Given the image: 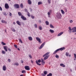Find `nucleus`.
<instances>
[{"label": "nucleus", "mask_w": 76, "mask_h": 76, "mask_svg": "<svg viewBox=\"0 0 76 76\" xmlns=\"http://www.w3.org/2000/svg\"><path fill=\"white\" fill-rule=\"evenodd\" d=\"M57 17L58 19H61V14L60 13L57 14Z\"/></svg>", "instance_id": "f257e3e1"}, {"label": "nucleus", "mask_w": 76, "mask_h": 76, "mask_svg": "<svg viewBox=\"0 0 76 76\" xmlns=\"http://www.w3.org/2000/svg\"><path fill=\"white\" fill-rule=\"evenodd\" d=\"M14 7H15L16 8H17V9H19V7H20L19 4H15V5H14Z\"/></svg>", "instance_id": "f03ea898"}, {"label": "nucleus", "mask_w": 76, "mask_h": 76, "mask_svg": "<svg viewBox=\"0 0 76 76\" xmlns=\"http://www.w3.org/2000/svg\"><path fill=\"white\" fill-rule=\"evenodd\" d=\"M21 18L22 19V20H26L27 19H26V18L25 17H24L23 15H22L21 16Z\"/></svg>", "instance_id": "7ed1b4c3"}, {"label": "nucleus", "mask_w": 76, "mask_h": 76, "mask_svg": "<svg viewBox=\"0 0 76 76\" xmlns=\"http://www.w3.org/2000/svg\"><path fill=\"white\" fill-rule=\"evenodd\" d=\"M25 68L26 70H30V68H29V66H25Z\"/></svg>", "instance_id": "20e7f679"}, {"label": "nucleus", "mask_w": 76, "mask_h": 76, "mask_svg": "<svg viewBox=\"0 0 76 76\" xmlns=\"http://www.w3.org/2000/svg\"><path fill=\"white\" fill-rule=\"evenodd\" d=\"M45 42H43L41 45V46H40V47H39V49L40 50L41 49H42V47H44V45H45Z\"/></svg>", "instance_id": "39448f33"}, {"label": "nucleus", "mask_w": 76, "mask_h": 76, "mask_svg": "<svg viewBox=\"0 0 76 76\" xmlns=\"http://www.w3.org/2000/svg\"><path fill=\"white\" fill-rule=\"evenodd\" d=\"M72 32H76V27H74L72 29Z\"/></svg>", "instance_id": "423d86ee"}, {"label": "nucleus", "mask_w": 76, "mask_h": 76, "mask_svg": "<svg viewBox=\"0 0 76 76\" xmlns=\"http://www.w3.org/2000/svg\"><path fill=\"white\" fill-rule=\"evenodd\" d=\"M5 7L6 9H9V5L7 4H5Z\"/></svg>", "instance_id": "0eeeda50"}, {"label": "nucleus", "mask_w": 76, "mask_h": 76, "mask_svg": "<svg viewBox=\"0 0 76 76\" xmlns=\"http://www.w3.org/2000/svg\"><path fill=\"white\" fill-rule=\"evenodd\" d=\"M36 39L38 41H39V42L42 43V42L41 41V39L40 38H39V37H37Z\"/></svg>", "instance_id": "6e6552de"}, {"label": "nucleus", "mask_w": 76, "mask_h": 76, "mask_svg": "<svg viewBox=\"0 0 76 76\" xmlns=\"http://www.w3.org/2000/svg\"><path fill=\"white\" fill-rule=\"evenodd\" d=\"M4 50H5V51H6V52L7 51V47L5 46L4 47Z\"/></svg>", "instance_id": "1a4fd4ad"}, {"label": "nucleus", "mask_w": 76, "mask_h": 76, "mask_svg": "<svg viewBox=\"0 0 76 76\" xmlns=\"http://www.w3.org/2000/svg\"><path fill=\"white\" fill-rule=\"evenodd\" d=\"M6 66L4 65L3 66V70H4V71H5V70H6Z\"/></svg>", "instance_id": "9d476101"}, {"label": "nucleus", "mask_w": 76, "mask_h": 76, "mask_svg": "<svg viewBox=\"0 0 76 76\" xmlns=\"http://www.w3.org/2000/svg\"><path fill=\"white\" fill-rule=\"evenodd\" d=\"M16 23H17V24H18V25L19 26H20L21 25V24L20 23V22H19V21H17Z\"/></svg>", "instance_id": "9b49d317"}, {"label": "nucleus", "mask_w": 76, "mask_h": 76, "mask_svg": "<svg viewBox=\"0 0 76 76\" xmlns=\"http://www.w3.org/2000/svg\"><path fill=\"white\" fill-rule=\"evenodd\" d=\"M58 49L59 50V51H60V50L62 51V50H64V49H65V48H64V47H63V48H61Z\"/></svg>", "instance_id": "f8f14e48"}, {"label": "nucleus", "mask_w": 76, "mask_h": 76, "mask_svg": "<svg viewBox=\"0 0 76 76\" xmlns=\"http://www.w3.org/2000/svg\"><path fill=\"white\" fill-rule=\"evenodd\" d=\"M49 55L46 56V57H45L44 58V60H47L48 58V57H49Z\"/></svg>", "instance_id": "ddd939ff"}, {"label": "nucleus", "mask_w": 76, "mask_h": 76, "mask_svg": "<svg viewBox=\"0 0 76 76\" xmlns=\"http://www.w3.org/2000/svg\"><path fill=\"white\" fill-rule=\"evenodd\" d=\"M59 51V49H58L56 50L54 52V53H53V54H56L57 53V52H58V51Z\"/></svg>", "instance_id": "4468645a"}, {"label": "nucleus", "mask_w": 76, "mask_h": 76, "mask_svg": "<svg viewBox=\"0 0 76 76\" xmlns=\"http://www.w3.org/2000/svg\"><path fill=\"white\" fill-rule=\"evenodd\" d=\"M27 2L28 4H31V0H28L27 1Z\"/></svg>", "instance_id": "2eb2a0df"}, {"label": "nucleus", "mask_w": 76, "mask_h": 76, "mask_svg": "<svg viewBox=\"0 0 76 76\" xmlns=\"http://www.w3.org/2000/svg\"><path fill=\"white\" fill-rule=\"evenodd\" d=\"M63 34V32H61L60 33H59L57 35L58 37H59V36H60L62 34Z\"/></svg>", "instance_id": "dca6fc26"}, {"label": "nucleus", "mask_w": 76, "mask_h": 76, "mask_svg": "<svg viewBox=\"0 0 76 76\" xmlns=\"http://www.w3.org/2000/svg\"><path fill=\"white\" fill-rule=\"evenodd\" d=\"M36 63L37 65H38L39 66H41V64L39 63L38 62L37 60L36 61Z\"/></svg>", "instance_id": "f3484780"}, {"label": "nucleus", "mask_w": 76, "mask_h": 76, "mask_svg": "<svg viewBox=\"0 0 76 76\" xmlns=\"http://www.w3.org/2000/svg\"><path fill=\"white\" fill-rule=\"evenodd\" d=\"M60 66H62V67H65V65L63 64H60Z\"/></svg>", "instance_id": "a211bd4d"}, {"label": "nucleus", "mask_w": 76, "mask_h": 76, "mask_svg": "<svg viewBox=\"0 0 76 76\" xmlns=\"http://www.w3.org/2000/svg\"><path fill=\"white\" fill-rule=\"evenodd\" d=\"M49 31L50 32H51V33H54V30L51 29H50L49 30Z\"/></svg>", "instance_id": "6ab92c4d"}, {"label": "nucleus", "mask_w": 76, "mask_h": 76, "mask_svg": "<svg viewBox=\"0 0 76 76\" xmlns=\"http://www.w3.org/2000/svg\"><path fill=\"white\" fill-rule=\"evenodd\" d=\"M28 38L30 41H32V38L31 37H28Z\"/></svg>", "instance_id": "aec40b11"}, {"label": "nucleus", "mask_w": 76, "mask_h": 76, "mask_svg": "<svg viewBox=\"0 0 76 76\" xmlns=\"http://www.w3.org/2000/svg\"><path fill=\"white\" fill-rule=\"evenodd\" d=\"M42 4V2L41 1H39L38 3V5H40V4Z\"/></svg>", "instance_id": "412c9836"}, {"label": "nucleus", "mask_w": 76, "mask_h": 76, "mask_svg": "<svg viewBox=\"0 0 76 76\" xmlns=\"http://www.w3.org/2000/svg\"><path fill=\"white\" fill-rule=\"evenodd\" d=\"M1 22L2 23H7V22L3 20H1Z\"/></svg>", "instance_id": "4be33fe9"}, {"label": "nucleus", "mask_w": 76, "mask_h": 76, "mask_svg": "<svg viewBox=\"0 0 76 76\" xmlns=\"http://www.w3.org/2000/svg\"><path fill=\"white\" fill-rule=\"evenodd\" d=\"M18 15H19V16H20L23 15H22V13H21L20 12H18Z\"/></svg>", "instance_id": "5701e85b"}, {"label": "nucleus", "mask_w": 76, "mask_h": 76, "mask_svg": "<svg viewBox=\"0 0 76 76\" xmlns=\"http://www.w3.org/2000/svg\"><path fill=\"white\" fill-rule=\"evenodd\" d=\"M53 74L51 73H49V74L47 75V76H52Z\"/></svg>", "instance_id": "b1692460"}, {"label": "nucleus", "mask_w": 76, "mask_h": 76, "mask_svg": "<svg viewBox=\"0 0 76 76\" xmlns=\"http://www.w3.org/2000/svg\"><path fill=\"white\" fill-rule=\"evenodd\" d=\"M45 23L46 24V25H49V22L47 21H45Z\"/></svg>", "instance_id": "393cba45"}, {"label": "nucleus", "mask_w": 76, "mask_h": 76, "mask_svg": "<svg viewBox=\"0 0 76 76\" xmlns=\"http://www.w3.org/2000/svg\"><path fill=\"white\" fill-rule=\"evenodd\" d=\"M27 15L28 16V17H30L31 16V15H30V13L29 12H27Z\"/></svg>", "instance_id": "a878e982"}, {"label": "nucleus", "mask_w": 76, "mask_h": 76, "mask_svg": "<svg viewBox=\"0 0 76 76\" xmlns=\"http://www.w3.org/2000/svg\"><path fill=\"white\" fill-rule=\"evenodd\" d=\"M2 53L3 54H6V52L4 50H2Z\"/></svg>", "instance_id": "bb28decb"}, {"label": "nucleus", "mask_w": 76, "mask_h": 76, "mask_svg": "<svg viewBox=\"0 0 76 76\" xmlns=\"http://www.w3.org/2000/svg\"><path fill=\"white\" fill-rule=\"evenodd\" d=\"M50 27L51 28H54V26H53L52 24H50Z\"/></svg>", "instance_id": "cd10ccee"}, {"label": "nucleus", "mask_w": 76, "mask_h": 76, "mask_svg": "<svg viewBox=\"0 0 76 76\" xmlns=\"http://www.w3.org/2000/svg\"><path fill=\"white\" fill-rule=\"evenodd\" d=\"M55 57H56V58H59V56L56 54V55Z\"/></svg>", "instance_id": "c85d7f7f"}, {"label": "nucleus", "mask_w": 76, "mask_h": 76, "mask_svg": "<svg viewBox=\"0 0 76 76\" xmlns=\"http://www.w3.org/2000/svg\"><path fill=\"white\" fill-rule=\"evenodd\" d=\"M44 75H47V74L48 73L46 71H44Z\"/></svg>", "instance_id": "c756f323"}, {"label": "nucleus", "mask_w": 76, "mask_h": 76, "mask_svg": "<svg viewBox=\"0 0 76 76\" xmlns=\"http://www.w3.org/2000/svg\"><path fill=\"white\" fill-rule=\"evenodd\" d=\"M65 55L66 56H67V57L69 56V53L67 52H66Z\"/></svg>", "instance_id": "7c9ffc66"}, {"label": "nucleus", "mask_w": 76, "mask_h": 76, "mask_svg": "<svg viewBox=\"0 0 76 76\" xmlns=\"http://www.w3.org/2000/svg\"><path fill=\"white\" fill-rule=\"evenodd\" d=\"M20 7L21 8H23V4H21L20 5Z\"/></svg>", "instance_id": "2f4dec72"}, {"label": "nucleus", "mask_w": 76, "mask_h": 76, "mask_svg": "<svg viewBox=\"0 0 76 76\" xmlns=\"http://www.w3.org/2000/svg\"><path fill=\"white\" fill-rule=\"evenodd\" d=\"M72 30H69V34H71L72 33Z\"/></svg>", "instance_id": "473e14b6"}, {"label": "nucleus", "mask_w": 76, "mask_h": 76, "mask_svg": "<svg viewBox=\"0 0 76 76\" xmlns=\"http://www.w3.org/2000/svg\"><path fill=\"white\" fill-rule=\"evenodd\" d=\"M3 15H5V16H6V15H7V14H6V12H3Z\"/></svg>", "instance_id": "72a5a7b5"}, {"label": "nucleus", "mask_w": 76, "mask_h": 76, "mask_svg": "<svg viewBox=\"0 0 76 76\" xmlns=\"http://www.w3.org/2000/svg\"><path fill=\"white\" fill-rule=\"evenodd\" d=\"M1 44H2V45H6V43H4L3 42H1Z\"/></svg>", "instance_id": "f704fd0d"}, {"label": "nucleus", "mask_w": 76, "mask_h": 76, "mask_svg": "<svg viewBox=\"0 0 76 76\" xmlns=\"http://www.w3.org/2000/svg\"><path fill=\"white\" fill-rule=\"evenodd\" d=\"M61 12L62 14H64V11H63V10H61Z\"/></svg>", "instance_id": "c9c22d12"}, {"label": "nucleus", "mask_w": 76, "mask_h": 76, "mask_svg": "<svg viewBox=\"0 0 76 76\" xmlns=\"http://www.w3.org/2000/svg\"><path fill=\"white\" fill-rule=\"evenodd\" d=\"M39 30H41L42 29V28L41 27L39 26Z\"/></svg>", "instance_id": "e433bc0d"}, {"label": "nucleus", "mask_w": 76, "mask_h": 76, "mask_svg": "<svg viewBox=\"0 0 76 76\" xmlns=\"http://www.w3.org/2000/svg\"><path fill=\"white\" fill-rule=\"evenodd\" d=\"M26 73V71L25 70H23L22 71V73Z\"/></svg>", "instance_id": "4c0bfd02"}, {"label": "nucleus", "mask_w": 76, "mask_h": 76, "mask_svg": "<svg viewBox=\"0 0 76 76\" xmlns=\"http://www.w3.org/2000/svg\"><path fill=\"white\" fill-rule=\"evenodd\" d=\"M11 29H12V31H13V32H15V29L14 28H11Z\"/></svg>", "instance_id": "58836bf2"}, {"label": "nucleus", "mask_w": 76, "mask_h": 76, "mask_svg": "<svg viewBox=\"0 0 76 76\" xmlns=\"http://www.w3.org/2000/svg\"><path fill=\"white\" fill-rule=\"evenodd\" d=\"M48 3H49V4L51 3V0H48Z\"/></svg>", "instance_id": "ea45409f"}, {"label": "nucleus", "mask_w": 76, "mask_h": 76, "mask_svg": "<svg viewBox=\"0 0 76 76\" xmlns=\"http://www.w3.org/2000/svg\"><path fill=\"white\" fill-rule=\"evenodd\" d=\"M14 46L15 47V48H18V46H17V45H14Z\"/></svg>", "instance_id": "a19ab883"}, {"label": "nucleus", "mask_w": 76, "mask_h": 76, "mask_svg": "<svg viewBox=\"0 0 76 76\" xmlns=\"http://www.w3.org/2000/svg\"><path fill=\"white\" fill-rule=\"evenodd\" d=\"M7 50H8V51H11V49H10V48H7Z\"/></svg>", "instance_id": "79ce46f5"}, {"label": "nucleus", "mask_w": 76, "mask_h": 76, "mask_svg": "<svg viewBox=\"0 0 76 76\" xmlns=\"http://www.w3.org/2000/svg\"><path fill=\"white\" fill-rule=\"evenodd\" d=\"M19 40L20 42L21 43H23L22 41V40H21V39H19Z\"/></svg>", "instance_id": "37998d69"}, {"label": "nucleus", "mask_w": 76, "mask_h": 76, "mask_svg": "<svg viewBox=\"0 0 76 76\" xmlns=\"http://www.w3.org/2000/svg\"><path fill=\"white\" fill-rule=\"evenodd\" d=\"M25 11L26 12H27V13H28V10L26 9H25Z\"/></svg>", "instance_id": "c03bdc74"}, {"label": "nucleus", "mask_w": 76, "mask_h": 76, "mask_svg": "<svg viewBox=\"0 0 76 76\" xmlns=\"http://www.w3.org/2000/svg\"><path fill=\"white\" fill-rule=\"evenodd\" d=\"M37 62L38 63H41V60L40 59H39L38 60V61H37Z\"/></svg>", "instance_id": "a18cd8bd"}, {"label": "nucleus", "mask_w": 76, "mask_h": 76, "mask_svg": "<svg viewBox=\"0 0 76 76\" xmlns=\"http://www.w3.org/2000/svg\"><path fill=\"white\" fill-rule=\"evenodd\" d=\"M15 64L16 66H19V63H15Z\"/></svg>", "instance_id": "49530a36"}, {"label": "nucleus", "mask_w": 76, "mask_h": 76, "mask_svg": "<svg viewBox=\"0 0 76 76\" xmlns=\"http://www.w3.org/2000/svg\"><path fill=\"white\" fill-rule=\"evenodd\" d=\"M28 56L30 58H32V56H31V55H29Z\"/></svg>", "instance_id": "de8ad7c7"}, {"label": "nucleus", "mask_w": 76, "mask_h": 76, "mask_svg": "<svg viewBox=\"0 0 76 76\" xmlns=\"http://www.w3.org/2000/svg\"><path fill=\"white\" fill-rule=\"evenodd\" d=\"M35 26V27L36 28H37V24H35L34 25Z\"/></svg>", "instance_id": "09e8293b"}, {"label": "nucleus", "mask_w": 76, "mask_h": 76, "mask_svg": "<svg viewBox=\"0 0 76 76\" xmlns=\"http://www.w3.org/2000/svg\"><path fill=\"white\" fill-rule=\"evenodd\" d=\"M31 18H32V19H34V16H32V15H31Z\"/></svg>", "instance_id": "8fccbe9b"}, {"label": "nucleus", "mask_w": 76, "mask_h": 76, "mask_svg": "<svg viewBox=\"0 0 76 76\" xmlns=\"http://www.w3.org/2000/svg\"><path fill=\"white\" fill-rule=\"evenodd\" d=\"M42 75V76H45V74H44V73H42V74H41Z\"/></svg>", "instance_id": "3c124183"}, {"label": "nucleus", "mask_w": 76, "mask_h": 76, "mask_svg": "<svg viewBox=\"0 0 76 76\" xmlns=\"http://www.w3.org/2000/svg\"><path fill=\"white\" fill-rule=\"evenodd\" d=\"M69 22H70V23H72L73 22V20H71L69 21Z\"/></svg>", "instance_id": "603ef678"}, {"label": "nucleus", "mask_w": 76, "mask_h": 76, "mask_svg": "<svg viewBox=\"0 0 76 76\" xmlns=\"http://www.w3.org/2000/svg\"><path fill=\"white\" fill-rule=\"evenodd\" d=\"M45 54L46 55V56H47V55H48L49 54V53L48 52L46 53Z\"/></svg>", "instance_id": "864d4df0"}, {"label": "nucleus", "mask_w": 76, "mask_h": 76, "mask_svg": "<svg viewBox=\"0 0 76 76\" xmlns=\"http://www.w3.org/2000/svg\"><path fill=\"white\" fill-rule=\"evenodd\" d=\"M0 10H1V11H2V8L0 6Z\"/></svg>", "instance_id": "5fc2aeb1"}, {"label": "nucleus", "mask_w": 76, "mask_h": 76, "mask_svg": "<svg viewBox=\"0 0 76 76\" xmlns=\"http://www.w3.org/2000/svg\"><path fill=\"white\" fill-rule=\"evenodd\" d=\"M45 56H47L45 54V55H44L43 56V57H45Z\"/></svg>", "instance_id": "6e6d98bb"}, {"label": "nucleus", "mask_w": 76, "mask_h": 76, "mask_svg": "<svg viewBox=\"0 0 76 76\" xmlns=\"http://www.w3.org/2000/svg\"><path fill=\"white\" fill-rule=\"evenodd\" d=\"M48 15H50V12H48Z\"/></svg>", "instance_id": "4d7b16f0"}, {"label": "nucleus", "mask_w": 76, "mask_h": 76, "mask_svg": "<svg viewBox=\"0 0 76 76\" xmlns=\"http://www.w3.org/2000/svg\"><path fill=\"white\" fill-rule=\"evenodd\" d=\"M68 29H69V30H72V29H71V27H69Z\"/></svg>", "instance_id": "13d9d810"}, {"label": "nucleus", "mask_w": 76, "mask_h": 76, "mask_svg": "<svg viewBox=\"0 0 76 76\" xmlns=\"http://www.w3.org/2000/svg\"><path fill=\"white\" fill-rule=\"evenodd\" d=\"M45 61H42V62L44 64H45Z\"/></svg>", "instance_id": "bf43d9fd"}, {"label": "nucleus", "mask_w": 76, "mask_h": 76, "mask_svg": "<svg viewBox=\"0 0 76 76\" xmlns=\"http://www.w3.org/2000/svg\"><path fill=\"white\" fill-rule=\"evenodd\" d=\"M8 61L9 62H10V59H8Z\"/></svg>", "instance_id": "052dcab7"}, {"label": "nucleus", "mask_w": 76, "mask_h": 76, "mask_svg": "<svg viewBox=\"0 0 76 76\" xmlns=\"http://www.w3.org/2000/svg\"><path fill=\"white\" fill-rule=\"evenodd\" d=\"M21 63H23V61L22 60H21Z\"/></svg>", "instance_id": "680f3d73"}, {"label": "nucleus", "mask_w": 76, "mask_h": 76, "mask_svg": "<svg viewBox=\"0 0 76 76\" xmlns=\"http://www.w3.org/2000/svg\"><path fill=\"white\" fill-rule=\"evenodd\" d=\"M9 15L10 16H12V13L11 12L10 13V14H9Z\"/></svg>", "instance_id": "e2e57ef3"}, {"label": "nucleus", "mask_w": 76, "mask_h": 76, "mask_svg": "<svg viewBox=\"0 0 76 76\" xmlns=\"http://www.w3.org/2000/svg\"><path fill=\"white\" fill-rule=\"evenodd\" d=\"M39 22L40 23H41L42 22L41 21V20H39Z\"/></svg>", "instance_id": "0e129e2a"}, {"label": "nucleus", "mask_w": 76, "mask_h": 76, "mask_svg": "<svg viewBox=\"0 0 76 76\" xmlns=\"http://www.w3.org/2000/svg\"><path fill=\"white\" fill-rule=\"evenodd\" d=\"M31 61L32 63H34V61H32V60H31Z\"/></svg>", "instance_id": "69168bd1"}, {"label": "nucleus", "mask_w": 76, "mask_h": 76, "mask_svg": "<svg viewBox=\"0 0 76 76\" xmlns=\"http://www.w3.org/2000/svg\"><path fill=\"white\" fill-rule=\"evenodd\" d=\"M41 60H42L41 62H42V61H44V59H43V58H42Z\"/></svg>", "instance_id": "338daca9"}, {"label": "nucleus", "mask_w": 76, "mask_h": 76, "mask_svg": "<svg viewBox=\"0 0 76 76\" xmlns=\"http://www.w3.org/2000/svg\"><path fill=\"white\" fill-rule=\"evenodd\" d=\"M65 11L66 12H67V9H65Z\"/></svg>", "instance_id": "774afa93"}]
</instances>
